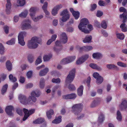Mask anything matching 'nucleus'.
I'll return each mask as SVG.
<instances>
[{
	"label": "nucleus",
	"instance_id": "f257e3e1",
	"mask_svg": "<svg viewBox=\"0 0 127 127\" xmlns=\"http://www.w3.org/2000/svg\"><path fill=\"white\" fill-rule=\"evenodd\" d=\"M41 94V92L39 91H33L31 93V95L28 97V100L26 96L22 94L19 95L18 98L20 102L24 104H33V102H36L37 98L35 97H39Z\"/></svg>",
	"mask_w": 127,
	"mask_h": 127
},
{
	"label": "nucleus",
	"instance_id": "f03ea898",
	"mask_svg": "<svg viewBox=\"0 0 127 127\" xmlns=\"http://www.w3.org/2000/svg\"><path fill=\"white\" fill-rule=\"evenodd\" d=\"M89 23L88 20L86 18L82 19L78 26L79 30L81 32L86 34L89 33L94 29L92 25L91 24L87 25V29L86 28V26Z\"/></svg>",
	"mask_w": 127,
	"mask_h": 127
},
{
	"label": "nucleus",
	"instance_id": "7ed1b4c3",
	"mask_svg": "<svg viewBox=\"0 0 127 127\" xmlns=\"http://www.w3.org/2000/svg\"><path fill=\"white\" fill-rule=\"evenodd\" d=\"M42 43L41 40L38 37L34 36L28 41L27 46L29 48L34 49L37 47L38 44H41Z\"/></svg>",
	"mask_w": 127,
	"mask_h": 127
},
{
	"label": "nucleus",
	"instance_id": "20e7f679",
	"mask_svg": "<svg viewBox=\"0 0 127 127\" xmlns=\"http://www.w3.org/2000/svg\"><path fill=\"white\" fill-rule=\"evenodd\" d=\"M60 15L62 16V17L60 19V24L62 25L63 24L61 22H65L67 21L70 18V15L67 9L63 10L60 12Z\"/></svg>",
	"mask_w": 127,
	"mask_h": 127
},
{
	"label": "nucleus",
	"instance_id": "39448f33",
	"mask_svg": "<svg viewBox=\"0 0 127 127\" xmlns=\"http://www.w3.org/2000/svg\"><path fill=\"white\" fill-rule=\"evenodd\" d=\"M31 21L29 19L24 20L21 25V28L22 30H28L32 28Z\"/></svg>",
	"mask_w": 127,
	"mask_h": 127
},
{
	"label": "nucleus",
	"instance_id": "423d86ee",
	"mask_svg": "<svg viewBox=\"0 0 127 127\" xmlns=\"http://www.w3.org/2000/svg\"><path fill=\"white\" fill-rule=\"evenodd\" d=\"M27 34L26 32L25 31L21 32L19 33L18 36V43L22 46H24L25 44L24 38L26 36Z\"/></svg>",
	"mask_w": 127,
	"mask_h": 127
},
{
	"label": "nucleus",
	"instance_id": "0eeeda50",
	"mask_svg": "<svg viewBox=\"0 0 127 127\" xmlns=\"http://www.w3.org/2000/svg\"><path fill=\"white\" fill-rule=\"evenodd\" d=\"M75 69H74L71 70L67 76L66 79V84L70 83L73 80L75 76Z\"/></svg>",
	"mask_w": 127,
	"mask_h": 127
},
{
	"label": "nucleus",
	"instance_id": "6e6552de",
	"mask_svg": "<svg viewBox=\"0 0 127 127\" xmlns=\"http://www.w3.org/2000/svg\"><path fill=\"white\" fill-rule=\"evenodd\" d=\"M23 111L25 115L23 119V120L25 121L30 115L34 113L35 111V109L34 108L32 109L29 110L26 109L24 108L23 109Z\"/></svg>",
	"mask_w": 127,
	"mask_h": 127
},
{
	"label": "nucleus",
	"instance_id": "1a4fd4ad",
	"mask_svg": "<svg viewBox=\"0 0 127 127\" xmlns=\"http://www.w3.org/2000/svg\"><path fill=\"white\" fill-rule=\"evenodd\" d=\"M121 12H123V14L120 15V18L121 19L123 18V22L124 23L126 22L127 20V12L125 8L123 7H121L119 9Z\"/></svg>",
	"mask_w": 127,
	"mask_h": 127
},
{
	"label": "nucleus",
	"instance_id": "9d476101",
	"mask_svg": "<svg viewBox=\"0 0 127 127\" xmlns=\"http://www.w3.org/2000/svg\"><path fill=\"white\" fill-rule=\"evenodd\" d=\"M76 48L80 51H88L92 50L93 49V47L92 46L90 45L84 46L82 47L77 45L76 47Z\"/></svg>",
	"mask_w": 127,
	"mask_h": 127
},
{
	"label": "nucleus",
	"instance_id": "9b49d317",
	"mask_svg": "<svg viewBox=\"0 0 127 127\" xmlns=\"http://www.w3.org/2000/svg\"><path fill=\"white\" fill-rule=\"evenodd\" d=\"M118 108L121 111L125 110L127 108V99H123L121 104L119 105Z\"/></svg>",
	"mask_w": 127,
	"mask_h": 127
},
{
	"label": "nucleus",
	"instance_id": "f8f14e48",
	"mask_svg": "<svg viewBox=\"0 0 127 127\" xmlns=\"http://www.w3.org/2000/svg\"><path fill=\"white\" fill-rule=\"evenodd\" d=\"M83 107V105L81 103L77 104L74 105L72 107V111L74 113V112L75 111H80V110L81 111Z\"/></svg>",
	"mask_w": 127,
	"mask_h": 127
},
{
	"label": "nucleus",
	"instance_id": "ddd939ff",
	"mask_svg": "<svg viewBox=\"0 0 127 127\" xmlns=\"http://www.w3.org/2000/svg\"><path fill=\"white\" fill-rule=\"evenodd\" d=\"M7 3L6 5L5 12L7 14H10L12 12L11 4L10 0H7Z\"/></svg>",
	"mask_w": 127,
	"mask_h": 127
},
{
	"label": "nucleus",
	"instance_id": "4468645a",
	"mask_svg": "<svg viewBox=\"0 0 127 127\" xmlns=\"http://www.w3.org/2000/svg\"><path fill=\"white\" fill-rule=\"evenodd\" d=\"M14 107L12 106L11 105H8L6 107L5 111L8 115L11 116H13V114L12 112V111Z\"/></svg>",
	"mask_w": 127,
	"mask_h": 127
},
{
	"label": "nucleus",
	"instance_id": "2eb2a0df",
	"mask_svg": "<svg viewBox=\"0 0 127 127\" xmlns=\"http://www.w3.org/2000/svg\"><path fill=\"white\" fill-rule=\"evenodd\" d=\"M62 43L61 41H57L55 43V46L53 47L54 51L57 54H58L61 50V49L58 48L57 47L60 46H61V43Z\"/></svg>",
	"mask_w": 127,
	"mask_h": 127
},
{
	"label": "nucleus",
	"instance_id": "dca6fc26",
	"mask_svg": "<svg viewBox=\"0 0 127 127\" xmlns=\"http://www.w3.org/2000/svg\"><path fill=\"white\" fill-rule=\"evenodd\" d=\"M60 41L62 43H65L67 41V37L65 33H62L61 35Z\"/></svg>",
	"mask_w": 127,
	"mask_h": 127
},
{
	"label": "nucleus",
	"instance_id": "f3484780",
	"mask_svg": "<svg viewBox=\"0 0 127 127\" xmlns=\"http://www.w3.org/2000/svg\"><path fill=\"white\" fill-rule=\"evenodd\" d=\"M76 97V95L75 94H71L63 96V98L65 99H75Z\"/></svg>",
	"mask_w": 127,
	"mask_h": 127
},
{
	"label": "nucleus",
	"instance_id": "a211bd4d",
	"mask_svg": "<svg viewBox=\"0 0 127 127\" xmlns=\"http://www.w3.org/2000/svg\"><path fill=\"white\" fill-rule=\"evenodd\" d=\"M89 66L92 68L96 69L98 71H101L102 70V69L101 66L95 64L91 63L90 64Z\"/></svg>",
	"mask_w": 127,
	"mask_h": 127
},
{
	"label": "nucleus",
	"instance_id": "6ab92c4d",
	"mask_svg": "<svg viewBox=\"0 0 127 127\" xmlns=\"http://www.w3.org/2000/svg\"><path fill=\"white\" fill-rule=\"evenodd\" d=\"M93 58L96 60L100 59L102 58L103 55L100 53L96 52L93 53L92 54Z\"/></svg>",
	"mask_w": 127,
	"mask_h": 127
},
{
	"label": "nucleus",
	"instance_id": "aec40b11",
	"mask_svg": "<svg viewBox=\"0 0 127 127\" xmlns=\"http://www.w3.org/2000/svg\"><path fill=\"white\" fill-rule=\"evenodd\" d=\"M92 39V36L91 35H88L83 39V41L85 43H90L91 42Z\"/></svg>",
	"mask_w": 127,
	"mask_h": 127
},
{
	"label": "nucleus",
	"instance_id": "412c9836",
	"mask_svg": "<svg viewBox=\"0 0 127 127\" xmlns=\"http://www.w3.org/2000/svg\"><path fill=\"white\" fill-rule=\"evenodd\" d=\"M49 71L48 68L47 67H46L44 69L40 71L39 74V75L41 76H43L46 75Z\"/></svg>",
	"mask_w": 127,
	"mask_h": 127
},
{
	"label": "nucleus",
	"instance_id": "4be33fe9",
	"mask_svg": "<svg viewBox=\"0 0 127 127\" xmlns=\"http://www.w3.org/2000/svg\"><path fill=\"white\" fill-rule=\"evenodd\" d=\"M37 10V8L36 7H31L29 10L30 16L35 15L36 12Z\"/></svg>",
	"mask_w": 127,
	"mask_h": 127
},
{
	"label": "nucleus",
	"instance_id": "5701e85b",
	"mask_svg": "<svg viewBox=\"0 0 127 127\" xmlns=\"http://www.w3.org/2000/svg\"><path fill=\"white\" fill-rule=\"evenodd\" d=\"M25 3V0H17V2L15 4L16 7L22 6Z\"/></svg>",
	"mask_w": 127,
	"mask_h": 127
},
{
	"label": "nucleus",
	"instance_id": "b1692460",
	"mask_svg": "<svg viewBox=\"0 0 127 127\" xmlns=\"http://www.w3.org/2000/svg\"><path fill=\"white\" fill-rule=\"evenodd\" d=\"M28 14V11L27 10L25 9L23 11L19 14V16L22 18H25L27 16Z\"/></svg>",
	"mask_w": 127,
	"mask_h": 127
},
{
	"label": "nucleus",
	"instance_id": "393cba45",
	"mask_svg": "<svg viewBox=\"0 0 127 127\" xmlns=\"http://www.w3.org/2000/svg\"><path fill=\"white\" fill-rule=\"evenodd\" d=\"M81 111L80 110V111H75L74 112V114L77 116V118L78 119H80L83 118L84 117V115L83 114L81 113Z\"/></svg>",
	"mask_w": 127,
	"mask_h": 127
},
{
	"label": "nucleus",
	"instance_id": "a878e982",
	"mask_svg": "<svg viewBox=\"0 0 127 127\" xmlns=\"http://www.w3.org/2000/svg\"><path fill=\"white\" fill-rule=\"evenodd\" d=\"M62 117L61 116H59L56 117L55 119L52 121V123L56 124L60 123L62 122Z\"/></svg>",
	"mask_w": 127,
	"mask_h": 127
},
{
	"label": "nucleus",
	"instance_id": "bb28decb",
	"mask_svg": "<svg viewBox=\"0 0 127 127\" xmlns=\"http://www.w3.org/2000/svg\"><path fill=\"white\" fill-rule=\"evenodd\" d=\"M54 114V111L52 109H50L46 112V114L47 117L48 119H51L52 116Z\"/></svg>",
	"mask_w": 127,
	"mask_h": 127
},
{
	"label": "nucleus",
	"instance_id": "cd10ccee",
	"mask_svg": "<svg viewBox=\"0 0 127 127\" xmlns=\"http://www.w3.org/2000/svg\"><path fill=\"white\" fill-rule=\"evenodd\" d=\"M6 65L7 69L8 71H11L12 69V64L9 61H7L6 63Z\"/></svg>",
	"mask_w": 127,
	"mask_h": 127
},
{
	"label": "nucleus",
	"instance_id": "c85d7f7f",
	"mask_svg": "<svg viewBox=\"0 0 127 127\" xmlns=\"http://www.w3.org/2000/svg\"><path fill=\"white\" fill-rule=\"evenodd\" d=\"M52 55L51 54L44 55L43 57L44 61L46 62L49 61L51 58Z\"/></svg>",
	"mask_w": 127,
	"mask_h": 127
},
{
	"label": "nucleus",
	"instance_id": "c756f323",
	"mask_svg": "<svg viewBox=\"0 0 127 127\" xmlns=\"http://www.w3.org/2000/svg\"><path fill=\"white\" fill-rule=\"evenodd\" d=\"M122 116L120 112L118 110L117 112L116 119L119 122H121L122 120Z\"/></svg>",
	"mask_w": 127,
	"mask_h": 127
},
{
	"label": "nucleus",
	"instance_id": "7c9ffc66",
	"mask_svg": "<svg viewBox=\"0 0 127 127\" xmlns=\"http://www.w3.org/2000/svg\"><path fill=\"white\" fill-rule=\"evenodd\" d=\"M69 63H70L68 57L63 59L60 62V64L63 65Z\"/></svg>",
	"mask_w": 127,
	"mask_h": 127
},
{
	"label": "nucleus",
	"instance_id": "2f4dec72",
	"mask_svg": "<svg viewBox=\"0 0 127 127\" xmlns=\"http://www.w3.org/2000/svg\"><path fill=\"white\" fill-rule=\"evenodd\" d=\"M104 120V115L102 113L100 114L99 116L98 119V122L99 123H102Z\"/></svg>",
	"mask_w": 127,
	"mask_h": 127
},
{
	"label": "nucleus",
	"instance_id": "473e14b6",
	"mask_svg": "<svg viewBox=\"0 0 127 127\" xmlns=\"http://www.w3.org/2000/svg\"><path fill=\"white\" fill-rule=\"evenodd\" d=\"M83 86L82 85L80 86L78 88L77 90V93L79 96H81L83 94Z\"/></svg>",
	"mask_w": 127,
	"mask_h": 127
},
{
	"label": "nucleus",
	"instance_id": "72a5a7b5",
	"mask_svg": "<svg viewBox=\"0 0 127 127\" xmlns=\"http://www.w3.org/2000/svg\"><path fill=\"white\" fill-rule=\"evenodd\" d=\"M44 121L43 118H39L33 121V123L35 124H40L43 122Z\"/></svg>",
	"mask_w": 127,
	"mask_h": 127
},
{
	"label": "nucleus",
	"instance_id": "f704fd0d",
	"mask_svg": "<svg viewBox=\"0 0 127 127\" xmlns=\"http://www.w3.org/2000/svg\"><path fill=\"white\" fill-rule=\"evenodd\" d=\"M45 81L44 79L42 78L40 79L39 83V87L41 89H43L45 86Z\"/></svg>",
	"mask_w": 127,
	"mask_h": 127
},
{
	"label": "nucleus",
	"instance_id": "c9c22d12",
	"mask_svg": "<svg viewBox=\"0 0 127 127\" xmlns=\"http://www.w3.org/2000/svg\"><path fill=\"white\" fill-rule=\"evenodd\" d=\"M8 87V85L6 84L4 85L3 87L1 90V93L3 95L5 94L7 91Z\"/></svg>",
	"mask_w": 127,
	"mask_h": 127
},
{
	"label": "nucleus",
	"instance_id": "e433bc0d",
	"mask_svg": "<svg viewBox=\"0 0 127 127\" xmlns=\"http://www.w3.org/2000/svg\"><path fill=\"white\" fill-rule=\"evenodd\" d=\"M107 68L108 69H116L118 68L117 66L113 64H108L106 65Z\"/></svg>",
	"mask_w": 127,
	"mask_h": 127
},
{
	"label": "nucleus",
	"instance_id": "4c0bfd02",
	"mask_svg": "<svg viewBox=\"0 0 127 127\" xmlns=\"http://www.w3.org/2000/svg\"><path fill=\"white\" fill-rule=\"evenodd\" d=\"M84 61L81 57L78 59L76 61V64L78 65H80L84 62Z\"/></svg>",
	"mask_w": 127,
	"mask_h": 127
},
{
	"label": "nucleus",
	"instance_id": "58836bf2",
	"mask_svg": "<svg viewBox=\"0 0 127 127\" xmlns=\"http://www.w3.org/2000/svg\"><path fill=\"white\" fill-rule=\"evenodd\" d=\"M120 28L123 32H126L127 30V26L124 23H123L120 25Z\"/></svg>",
	"mask_w": 127,
	"mask_h": 127
},
{
	"label": "nucleus",
	"instance_id": "ea45409f",
	"mask_svg": "<svg viewBox=\"0 0 127 127\" xmlns=\"http://www.w3.org/2000/svg\"><path fill=\"white\" fill-rule=\"evenodd\" d=\"M72 15L75 19L77 20L80 17V13L78 11H76L74 13H73Z\"/></svg>",
	"mask_w": 127,
	"mask_h": 127
},
{
	"label": "nucleus",
	"instance_id": "a19ab883",
	"mask_svg": "<svg viewBox=\"0 0 127 127\" xmlns=\"http://www.w3.org/2000/svg\"><path fill=\"white\" fill-rule=\"evenodd\" d=\"M116 35L117 37L120 39H123L125 38L124 35L122 33H117Z\"/></svg>",
	"mask_w": 127,
	"mask_h": 127
},
{
	"label": "nucleus",
	"instance_id": "79ce46f5",
	"mask_svg": "<svg viewBox=\"0 0 127 127\" xmlns=\"http://www.w3.org/2000/svg\"><path fill=\"white\" fill-rule=\"evenodd\" d=\"M117 65L119 66L122 67H126L127 65L126 64L120 62H118L117 63Z\"/></svg>",
	"mask_w": 127,
	"mask_h": 127
},
{
	"label": "nucleus",
	"instance_id": "37998d69",
	"mask_svg": "<svg viewBox=\"0 0 127 127\" xmlns=\"http://www.w3.org/2000/svg\"><path fill=\"white\" fill-rule=\"evenodd\" d=\"M103 79L102 77L101 76L99 77L98 78H97L96 82V83L98 84H101L103 82Z\"/></svg>",
	"mask_w": 127,
	"mask_h": 127
},
{
	"label": "nucleus",
	"instance_id": "c03bdc74",
	"mask_svg": "<svg viewBox=\"0 0 127 127\" xmlns=\"http://www.w3.org/2000/svg\"><path fill=\"white\" fill-rule=\"evenodd\" d=\"M60 87L59 85H58L55 86L53 87L52 90V95H54L55 94V92L56 90Z\"/></svg>",
	"mask_w": 127,
	"mask_h": 127
},
{
	"label": "nucleus",
	"instance_id": "a18cd8bd",
	"mask_svg": "<svg viewBox=\"0 0 127 127\" xmlns=\"http://www.w3.org/2000/svg\"><path fill=\"white\" fill-rule=\"evenodd\" d=\"M15 39L14 38H12L10 40L6 42V43L9 45H12L15 43Z\"/></svg>",
	"mask_w": 127,
	"mask_h": 127
},
{
	"label": "nucleus",
	"instance_id": "49530a36",
	"mask_svg": "<svg viewBox=\"0 0 127 127\" xmlns=\"http://www.w3.org/2000/svg\"><path fill=\"white\" fill-rule=\"evenodd\" d=\"M99 102L97 101H94L91 103V107L92 108L96 106L99 103Z\"/></svg>",
	"mask_w": 127,
	"mask_h": 127
},
{
	"label": "nucleus",
	"instance_id": "de8ad7c7",
	"mask_svg": "<svg viewBox=\"0 0 127 127\" xmlns=\"http://www.w3.org/2000/svg\"><path fill=\"white\" fill-rule=\"evenodd\" d=\"M9 78L11 82H14L17 80V79L15 77H13L12 74H10L9 75Z\"/></svg>",
	"mask_w": 127,
	"mask_h": 127
},
{
	"label": "nucleus",
	"instance_id": "09e8293b",
	"mask_svg": "<svg viewBox=\"0 0 127 127\" xmlns=\"http://www.w3.org/2000/svg\"><path fill=\"white\" fill-rule=\"evenodd\" d=\"M101 27L104 29H106L107 27V24L105 20L102 21L101 23Z\"/></svg>",
	"mask_w": 127,
	"mask_h": 127
},
{
	"label": "nucleus",
	"instance_id": "8fccbe9b",
	"mask_svg": "<svg viewBox=\"0 0 127 127\" xmlns=\"http://www.w3.org/2000/svg\"><path fill=\"white\" fill-rule=\"evenodd\" d=\"M5 49L4 47L2 44L0 43V54H3L5 52Z\"/></svg>",
	"mask_w": 127,
	"mask_h": 127
},
{
	"label": "nucleus",
	"instance_id": "3c124183",
	"mask_svg": "<svg viewBox=\"0 0 127 127\" xmlns=\"http://www.w3.org/2000/svg\"><path fill=\"white\" fill-rule=\"evenodd\" d=\"M70 63L73 61L76 58V56L74 55L68 57Z\"/></svg>",
	"mask_w": 127,
	"mask_h": 127
},
{
	"label": "nucleus",
	"instance_id": "603ef678",
	"mask_svg": "<svg viewBox=\"0 0 127 127\" xmlns=\"http://www.w3.org/2000/svg\"><path fill=\"white\" fill-rule=\"evenodd\" d=\"M58 11L54 7L52 10L51 13L53 16H55L58 14Z\"/></svg>",
	"mask_w": 127,
	"mask_h": 127
},
{
	"label": "nucleus",
	"instance_id": "864d4df0",
	"mask_svg": "<svg viewBox=\"0 0 127 127\" xmlns=\"http://www.w3.org/2000/svg\"><path fill=\"white\" fill-rule=\"evenodd\" d=\"M41 58L42 57L40 56L38 57L35 62V64L36 65H37L41 63L42 62Z\"/></svg>",
	"mask_w": 127,
	"mask_h": 127
},
{
	"label": "nucleus",
	"instance_id": "5fc2aeb1",
	"mask_svg": "<svg viewBox=\"0 0 127 127\" xmlns=\"http://www.w3.org/2000/svg\"><path fill=\"white\" fill-rule=\"evenodd\" d=\"M58 11L62 8L63 7V5L62 4H59L57 5L54 7Z\"/></svg>",
	"mask_w": 127,
	"mask_h": 127
},
{
	"label": "nucleus",
	"instance_id": "6e6d98bb",
	"mask_svg": "<svg viewBox=\"0 0 127 127\" xmlns=\"http://www.w3.org/2000/svg\"><path fill=\"white\" fill-rule=\"evenodd\" d=\"M52 81L53 83H59L61 82V80L59 78L57 79L53 78L52 79Z\"/></svg>",
	"mask_w": 127,
	"mask_h": 127
},
{
	"label": "nucleus",
	"instance_id": "4d7b16f0",
	"mask_svg": "<svg viewBox=\"0 0 127 127\" xmlns=\"http://www.w3.org/2000/svg\"><path fill=\"white\" fill-rule=\"evenodd\" d=\"M33 72L32 71H28L27 74L26 75L27 78H30L32 76Z\"/></svg>",
	"mask_w": 127,
	"mask_h": 127
},
{
	"label": "nucleus",
	"instance_id": "13d9d810",
	"mask_svg": "<svg viewBox=\"0 0 127 127\" xmlns=\"http://www.w3.org/2000/svg\"><path fill=\"white\" fill-rule=\"evenodd\" d=\"M0 77L2 81H4L6 78V75L4 73H2L0 75Z\"/></svg>",
	"mask_w": 127,
	"mask_h": 127
},
{
	"label": "nucleus",
	"instance_id": "bf43d9fd",
	"mask_svg": "<svg viewBox=\"0 0 127 127\" xmlns=\"http://www.w3.org/2000/svg\"><path fill=\"white\" fill-rule=\"evenodd\" d=\"M28 60L29 63H32L33 61L34 58L32 56H29L28 57Z\"/></svg>",
	"mask_w": 127,
	"mask_h": 127
},
{
	"label": "nucleus",
	"instance_id": "052dcab7",
	"mask_svg": "<svg viewBox=\"0 0 127 127\" xmlns=\"http://www.w3.org/2000/svg\"><path fill=\"white\" fill-rule=\"evenodd\" d=\"M32 19V20L34 22H36L38 21L37 17L35 16V15L30 16Z\"/></svg>",
	"mask_w": 127,
	"mask_h": 127
},
{
	"label": "nucleus",
	"instance_id": "680f3d73",
	"mask_svg": "<svg viewBox=\"0 0 127 127\" xmlns=\"http://www.w3.org/2000/svg\"><path fill=\"white\" fill-rule=\"evenodd\" d=\"M103 14V12L102 11L98 10L97 11L96 16L97 17H100Z\"/></svg>",
	"mask_w": 127,
	"mask_h": 127
},
{
	"label": "nucleus",
	"instance_id": "e2e57ef3",
	"mask_svg": "<svg viewBox=\"0 0 127 127\" xmlns=\"http://www.w3.org/2000/svg\"><path fill=\"white\" fill-rule=\"evenodd\" d=\"M48 3L45 2L44 3L43 5L42 6V8L44 11L46 10L47 8Z\"/></svg>",
	"mask_w": 127,
	"mask_h": 127
},
{
	"label": "nucleus",
	"instance_id": "0e129e2a",
	"mask_svg": "<svg viewBox=\"0 0 127 127\" xmlns=\"http://www.w3.org/2000/svg\"><path fill=\"white\" fill-rule=\"evenodd\" d=\"M68 88L71 91L75 90V88L74 85L71 84L69 85Z\"/></svg>",
	"mask_w": 127,
	"mask_h": 127
},
{
	"label": "nucleus",
	"instance_id": "69168bd1",
	"mask_svg": "<svg viewBox=\"0 0 127 127\" xmlns=\"http://www.w3.org/2000/svg\"><path fill=\"white\" fill-rule=\"evenodd\" d=\"M81 57L85 62L89 57V56L88 54H86Z\"/></svg>",
	"mask_w": 127,
	"mask_h": 127
},
{
	"label": "nucleus",
	"instance_id": "338daca9",
	"mask_svg": "<svg viewBox=\"0 0 127 127\" xmlns=\"http://www.w3.org/2000/svg\"><path fill=\"white\" fill-rule=\"evenodd\" d=\"M95 26L98 28L101 27L100 23L97 21H95Z\"/></svg>",
	"mask_w": 127,
	"mask_h": 127
},
{
	"label": "nucleus",
	"instance_id": "774afa93",
	"mask_svg": "<svg viewBox=\"0 0 127 127\" xmlns=\"http://www.w3.org/2000/svg\"><path fill=\"white\" fill-rule=\"evenodd\" d=\"M101 32V34H103L104 36L105 37H107L108 36V33L104 30H102Z\"/></svg>",
	"mask_w": 127,
	"mask_h": 127
}]
</instances>
